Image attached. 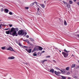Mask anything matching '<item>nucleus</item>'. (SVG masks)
<instances>
[{
  "label": "nucleus",
  "mask_w": 79,
  "mask_h": 79,
  "mask_svg": "<svg viewBox=\"0 0 79 79\" xmlns=\"http://www.w3.org/2000/svg\"><path fill=\"white\" fill-rule=\"evenodd\" d=\"M18 33L19 35H23L24 34V32H23V31L22 30H19Z\"/></svg>",
  "instance_id": "nucleus-1"
},
{
  "label": "nucleus",
  "mask_w": 79,
  "mask_h": 79,
  "mask_svg": "<svg viewBox=\"0 0 79 79\" xmlns=\"http://www.w3.org/2000/svg\"><path fill=\"white\" fill-rule=\"evenodd\" d=\"M7 50H10L12 51V52H15V50L13 49V48L11 47H9L7 49Z\"/></svg>",
  "instance_id": "nucleus-2"
},
{
  "label": "nucleus",
  "mask_w": 79,
  "mask_h": 79,
  "mask_svg": "<svg viewBox=\"0 0 79 79\" xmlns=\"http://www.w3.org/2000/svg\"><path fill=\"white\" fill-rule=\"evenodd\" d=\"M62 54L63 55L65 58H66V57L68 56V54L67 53H66L64 52H62Z\"/></svg>",
  "instance_id": "nucleus-3"
},
{
  "label": "nucleus",
  "mask_w": 79,
  "mask_h": 79,
  "mask_svg": "<svg viewBox=\"0 0 79 79\" xmlns=\"http://www.w3.org/2000/svg\"><path fill=\"white\" fill-rule=\"evenodd\" d=\"M55 73L56 75H57V76H60V74H61V73L60 72H56V71H55Z\"/></svg>",
  "instance_id": "nucleus-4"
},
{
  "label": "nucleus",
  "mask_w": 79,
  "mask_h": 79,
  "mask_svg": "<svg viewBox=\"0 0 79 79\" xmlns=\"http://www.w3.org/2000/svg\"><path fill=\"white\" fill-rule=\"evenodd\" d=\"M16 35V36H18V35H16V31H14L12 34L13 36H14Z\"/></svg>",
  "instance_id": "nucleus-5"
},
{
  "label": "nucleus",
  "mask_w": 79,
  "mask_h": 79,
  "mask_svg": "<svg viewBox=\"0 0 79 79\" xmlns=\"http://www.w3.org/2000/svg\"><path fill=\"white\" fill-rule=\"evenodd\" d=\"M56 69H58V70H60V71L61 73H62V74H64V73H66V72H65V71H64L63 72V71H62V70H60V69H59V68H56Z\"/></svg>",
  "instance_id": "nucleus-6"
},
{
  "label": "nucleus",
  "mask_w": 79,
  "mask_h": 79,
  "mask_svg": "<svg viewBox=\"0 0 79 79\" xmlns=\"http://www.w3.org/2000/svg\"><path fill=\"white\" fill-rule=\"evenodd\" d=\"M15 31V28L14 27L12 28L10 31V35H11V32H14Z\"/></svg>",
  "instance_id": "nucleus-7"
},
{
  "label": "nucleus",
  "mask_w": 79,
  "mask_h": 79,
  "mask_svg": "<svg viewBox=\"0 0 79 79\" xmlns=\"http://www.w3.org/2000/svg\"><path fill=\"white\" fill-rule=\"evenodd\" d=\"M8 60H13L15 59V57L12 56V57H9L8 58Z\"/></svg>",
  "instance_id": "nucleus-8"
},
{
  "label": "nucleus",
  "mask_w": 79,
  "mask_h": 79,
  "mask_svg": "<svg viewBox=\"0 0 79 79\" xmlns=\"http://www.w3.org/2000/svg\"><path fill=\"white\" fill-rule=\"evenodd\" d=\"M50 72H51V73H52L53 74V73H54V72L55 71L54 70V69H51L50 70Z\"/></svg>",
  "instance_id": "nucleus-9"
},
{
  "label": "nucleus",
  "mask_w": 79,
  "mask_h": 79,
  "mask_svg": "<svg viewBox=\"0 0 79 79\" xmlns=\"http://www.w3.org/2000/svg\"><path fill=\"white\" fill-rule=\"evenodd\" d=\"M10 32V30L8 31H6V34H9Z\"/></svg>",
  "instance_id": "nucleus-10"
},
{
  "label": "nucleus",
  "mask_w": 79,
  "mask_h": 79,
  "mask_svg": "<svg viewBox=\"0 0 79 79\" xmlns=\"http://www.w3.org/2000/svg\"><path fill=\"white\" fill-rule=\"evenodd\" d=\"M39 50H40V51H42V50H43V48H42L41 47H40L39 48Z\"/></svg>",
  "instance_id": "nucleus-11"
},
{
  "label": "nucleus",
  "mask_w": 79,
  "mask_h": 79,
  "mask_svg": "<svg viewBox=\"0 0 79 79\" xmlns=\"http://www.w3.org/2000/svg\"><path fill=\"white\" fill-rule=\"evenodd\" d=\"M62 79H66V77H64V76H61V77Z\"/></svg>",
  "instance_id": "nucleus-12"
},
{
  "label": "nucleus",
  "mask_w": 79,
  "mask_h": 79,
  "mask_svg": "<svg viewBox=\"0 0 79 79\" xmlns=\"http://www.w3.org/2000/svg\"><path fill=\"white\" fill-rule=\"evenodd\" d=\"M4 11H6V13H8V11H9V10H8V9H5Z\"/></svg>",
  "instance_id": "nucleus-13"
},
{
  "label": "nucleus",
  "mask_w": 79,
  "mask_h": 79,
  "mask_svg": "<svg viewBox=\"0 0 79 79\" xmlns=\"http://www.w3.org/2000/svg\"><path fill=\"white\" fill-rule=\"evenodd\" d=\"M23 41H24V42H27V43H29V40H23Z\"/></svg>",
  "instance_id": "nucleus-14"
},
{
  "label": "nucleus",
  "mask_w": 79,
  "mask_h": 79,
  "mask_svg": "<svg viewBox=\"0 0 79 79\" xmlns=\"http://www.w3.org/2000/svg\"><path fill=\"white\" fill-rule=\"evenodd\" d=\"M64 52H66V53H69V52H70V51H66V49H65L64 50Z\"/></svg>",
  "instance_id": "nucleus-15"
},
{
  "label": "nucleus",
  "mask_w": 79,
  "mask_h": 79,
  "mask_svg": "<svg viewBox=\"0 0 79 79\" xmlns=\"http://www.w3.org/2000/svg\"><path fill=\"white\" fill-rule=\"evenodd\" d=\"M35 3V4L37 5V2H33V3L31 4L30 5L31 6H33V5H34Z\"/></svg>",
  "instance_id": "nucleus-16"
},
{
  "label": "nucleus",
  "mask_w": 79,
  "mask_h": 79,
  "mask_svg": "<svg viewBox=\"0 0 79 79\" xmlns=\"http://www.w3.org/2000/svg\"><path fill=\"white\" fill-rule=\"evenodd\" d=\"M31 51H32V49H29L28 51V52L29 53H31Z\"/></svg>",
  "instance_id": "nucleus-17"
},
{
  "label": "nucleus",
  "mask_w": 79,
  "mask_h": 79,
  "mask_svg": "<svg viewBox=\"0 0 79 79\" xmlns=\"http://www.w3.org/2000/svg\"><path fill=\"white\" fill-rule=\"evenodd\" d=\"M45 61H47V60L45 59V60H42V63H44Z\"/></svg>",
  "instance_id": "nucleus-18"
},
{
  "label": "nucleus",
  "mask_w": 79,
  "mask_h": 79,
  "mask_svg": "<svg viewBox=\"0 0 79 79\" xmlns=\"http://www.w3.org/2000/svg\"><path fill=\"white\" fill-rule=\"evenodd\" d=\"M67 6L68 8H70V5H69V4H67Z\"/></svg>",
  "instance_id": "nucleus-19"
},
{
  "label": "nucleus",
  "mask_w": 79,
  "mask_h": 79,
  "mask_svg": "<svg viewBox=\"0 0 79 79\" xmlns=\"http://www.w3.org/2000/svg\"><path fill=\"white\" fill-rule=\"evenodd\" d=\"M75 66H76V64H73L72 65V68H74V67H75Z\"/></svg>",
  "instance_id": "nucleus-20"
},
{
  "label": "nucleus",
  "mask_w": 79,
  "mask_h": 79,
  "mask_svg": "<svg viewBox=\"0 0 79 79\" xmlns=\"http://www.w3.org/2000/svg\"><path fill=\"white\" fill-rule=\"evenodd\" d=\"M5 26V25H2V24H1L0 25V29H2V26Z\"/></svg>",
  "instance_id": "nucleus-21"
},
{
  "label": "nucleus",
  "mask_w": 79,
  "mask_h": 79,
  "mask_svg": "<svg viewBox=\"0 0 79 79\" xmlns=\"http://www.w3.org/2000/svg\"><path fill=\"white\" fill-rule=\"evenodd\" d=\"M64 25L66 26V25H67V23H66V21H64Z\"/></svg>",
  "instance_id": "nucleus-22"
},
{
  "label": "nucleus",
  "mask_w": 79,
  "mask_h": 79,
  "mask_svg": "<svg viewBox=\"0 0 79 79\" xmlns=\"http://www.w3.org/2000/svg\"><path fill=\"white\" fill-rule=\"evenodd\" d=\"M66 69L67 71H69V67H68L66 68Z\"/></svg>",
  "instance_id": "nucleus-23"
},
{
  "label": "nucleus",
  "mask_w": 79,
  "mask_h": 79,
  "mask_svg": "<svg viewBox=\"0 0 79 79\" xmlns=\"http://www.w3.org/2000/svg\"><path fill=\"white\" fill-rule=\"evenodd\" d=\"M33 56H37V54L35 53H33Z\"/></svg>",
  "instance_id": "nucleus-24"
},
{
  "label": "nucleus",
  "mask_w": 79,
  "mask_h": 79,
  "mask_svg": "<svg viewBox=\"0 0 79 79\" xmlns=\"http://www.w3.org/2000/svg\"><path fill=\"white\" fill-rule=\"evenodd\" d=\"M30 40H31L32 41H34V40L33 39L31 38H30Z\"/></svg>",
  "instance_id": "nucleus-25"
},
{
  "label": "nucleus",
  "mask_w": 79,
  "mask_h": 79,
  "mask_svg": "<svg viewBox=\"0 0 79 79\" xmlns=\"http://www.w3.org/2000/svg\"><path fill=\"white\" fill-rule=\"evenodd\" d=\"M36 15H40V13H39V12H37V13H36Z\"/></svg>",
  "instance_id": "nucleus-26"
},
{
  "label": "nucleus",
  "mask_w": 79,
  "mask_h": 79,
  "mask_svg": "<svg viewBox=\"0 0 79 79\" xmlns=\"http://www.w3.org/2000/svg\"><path fill=\"white\" fill-rule=\"evenodd\" d=\"M15 30H16L17 31H18V30H19V29L18 28H15Z\"/></svg>",
  "instance_id": "nucleus-27"
},
{
  "label": "nucleus",
  "mask_w": 79,
  "mask_h": 79,
  "mask_svg": "<svg viewBox=\"0 0 79 79\" xmlns=\"http://www.w3.org/2000/svg\"><path fill=\"white\" fill-rule=\"evenodd\" d=\"M69 2L70 4H72V3H73V2H72L71 1H69Z\"/></svg>",
  "instance_id": "nucleus-28"
},
{
  "label": "nucleus",
  "mask_w": 79,
  "mask_h": 79,
  "mask_svg": "<svg viewBox=\"0 0 79 79\" xmlns=\"http://www.w3.org/2000/svg\"><path fill=\"white\" fill-rule=\"evenodd\" d=\"M34 51H36L37 50V48H35L34 49H33Z\"/></svg>",
  "instance_id": "nucleus-29"
},
{
  "label": "nucleus",
  "mask_w": 79,
  "mask_h": 79,
  "mask_svg": "<svg viewBox=\"0 0 79 79\" xmlns=\"http://www.w3.org/2000/svg\"><path fill=\"white\" fill-rule=\"evenodd\" d=\"M2 50H5V47H2Z\"/></svg>",
  "instance_id": "nucleus-30"
},
{
  "label": "nucleus",
  "mask_w": 79,
  "mask_h": 79,
  "mask_svg": "<svg viewBox=\"0 0 79 79\" xmlns=\"http://www.w3.org/2000/svg\"><path fill=\"white\" fill-rule=\"evenodd\" d=\"M41 6L43 7V8H44V7L45 6L43 5V4H41Z\"/></svg>",
  "instance_id": "nucleus-31"
},
{
  "label": "nucleus",
  "mask_w": 79,
  "mask_h": 79,
  "mask_svg": "<svg viewBox=\"0 0 79 79\" xmlns=\"http://www.w3.org/2000/svg\"><path fill=\"white\" fill-rule=\"evenodd\" d=\"M9 15H12V12H10L9 13Z\"/></svg>",
  "instance_id": "nucleus-32"
},
{
  "label": "nucleus",
  "mask_w": 79,
  "mask_h": 79,
  "mask_svg": "<svg viewBox=\"0 0 79 79\" xmlns=\"http://www.w3.org/2000/svg\"><path fill=\"white\" fill-rule=\"evenodd\" d=\"M66 74L67 75H69V74H70V72H67V73H66Z\"/></svg>",
  "instance_id": "nucleus-33"
},
{
  "label": "nucleus",
  "mask_w": 79,
  "mask_h": 79,
  "mask_svg": "<svg viewBox=\"0 0 79 79\" xmlns=\"http://www.w3.org/2000/svg\"><path fill=\"white\" fill-rule=\"evenodd\" d=\"M37 10L38 12H39V11H40V9L39 8H38Z\"/></svg>",
  "instance_id": "nucleus-34"
},
{
  "label": "nucleus",
  "mask_w": 79,
  "mask_h": 79,
  "mask_svg": "<svg viewBox=\"0 0 79 79\" xmlns=\"http://www.w3.org/2000/svg\"><path fill=\"white\" fill-rule=\"evenodd\" d=\"M25 9H26V10H28V9H29V7H25Z\"/></svg>",
  "instance_id": "nucleus-35"
},
{
  "label": "nucleus",
  "mask_w": 79,
  "mask_h": 79,
  "mask_svg": "<svg viewBox=\"0 0 79 79\" xmlns=\"http://www.w3.org/2000/svg\"><path fill=\"white\" fill-rule=\"evenodd\" d=\"M4 10L3 9V8H2L1 11L2 12V11H3Z\"/></svg>",
  "instance_id": "nucleus-36"
},
{
  "label": "nucleus",
  "mask_w": 79,
  "mask_h": 79,
  "mask_svg": "<svg viewBox=\"0 0 79 79\" xmlns=\"http://www.w3.org/2000/svg\"><path fill=\"white\" fill-rule=\"evenodd\" d=\"M9 25L10 27H12V26H13V25H12V24H11H11H9Z\"/></svg>",
  "instance_id": "nucleus-37"
},
{
  "label": "nucleus",
  "mask_w": 79,
  "mask_h": 79,
  "mask_svg": "<svg viewBox=\"0 0 79 79\" xmlns=\"http://www.w3.org/2000/svg\"><path fill=\"white\" fill-rule=\"evenodd\" d=\"M63 3H64V4H67V2H64V1H63Z\"/></svg>",
  "instance_id": "nucleus-38"
},
{
  "label": "nucleus",
  "mask_w": 79,
  "mask_h": 79,
  "mask_svg": "<svg viewBox=\"0 0 79 79\" xmlns=\"http://www.w3.org/2000/svg\"><path fill=\"white\" fill-rule=\"evenodd\" d=\"M4 29L6 31H8V30L9 29H9V28H6V29Z\"/></svg>",
  "instance_id": "nucleus-39"
},
{
  "label": "nucleus",
  "mask_w": 79,
  "mask_h": 79,
  "mask_svg": "<svg viewBox=\"0 0 79 79\" xmlns=\"http://www.w3.org/2000/svg\"><path fill=\"white\" fill-rule=\"evenodd\" d=\"M23 47H24V48H27V47L25 46H23Z\"/></svg>",
  "instance_id": "nucleus-40"
},
{
  "label": "nucleus",
  "mask_w": 79,
  "mask_h": 79,
  "mask_svg": "<svg viewBox=\"0 0 79 79\" xmlns=\"http://www.w3.org/2000/svg\"><path fill=\"white\" fill-rule=\"evenodd\" d=\"M19 46H21V43H19Z\"/></svg>",
  "instance_id": "nucleus-41"
},
{
  "label": "nucleus",
  "mask_w": 79,
  "mask_h": 79,
  "mask_svg": "<svg viewBox=\"0 0 79 79\" xmlns=\"http://www.w3.org/2000/svg\"><path fill=\"white\" fill-rule=\"evenodd\" d=\"M41 53H45V51H42Z\"/></svg>",
  "instance_id": "nucleus-42"
},
{
  "label": "nucleus",
  "mask_w": 79,
  "mask_h": 79,
  "mask_svg": "<svg viewBox=\"0 0 79 79\" xmlns=\"http://www.w3.org/2000/svg\"><path fill=\"white\" fill-rule=\"evenodd\" d=\"M26 37L27 38H29V37L28 35H27Z\"/></svg>",
  "instance_id": "nucleus-43"
},
{
  "label": "nucleus",
  "mask_w": 79,
  "mask_h": 79,
  "mask_svg": "<svg viewBox=\"0 0 79 79\" xmlns=\"http://www.w3.org/2000/svg\"><path fill=\"white\" fill-rule=\"evenodd\" d=\"M77 69H79V66H78L77 67Z\"/></svg>",
  "instance_id": "nucleus-44"
},
{
  "label": "nucleus",
  "mask_w": 79,
  "mask_h": 79,
  "mask_svg": "<svg viewBox=\"0 0 79 79\" xmlns=\"http://www.w3.org/2000/svg\"><path fill=\"white\" fill-rule=\"evenodd\" d=\"M52 61H53V62H54V63H55V62H56V61H55V60H52Z\"/></svg>",
  "instance_id": "nucleus-45"
},
{
  "label": "nucleus",
  "mask_w": 79,
  "mask_h": 79,
  "mask_svg": "<svg viewBox=\"0 0 79 79\" xmlns=\"http://www.w3.org/2000/svg\"><path fill=\"white\" fill-rule=\"evenodd\" d=\"M50 56H47L46 57V58H50Z\"/></svg>",
  "instance_id": "nucleus-46"
},
{
  "label": "nucleus",
  "mask_w": 79,
  "mask_h": 79,
  "mask_svg": "<svg viewBox=\"0 0 79 79\" xmlns=\"http://www.w3.org/2000/svg\"><path fill=\"white\" fill-rule=\"evenodd\" d=\"M78 35H79L77 34V35H76L77 37H78Z\"/></svg>",
  "instance_id": "nucleus-47"
},
{
  "label": "nucleus",
  "mask_w": 79,
  "mask_h": 79,
  "mask_svg": "<svg viewBox=\"0 0 79 79\" xmlns=\"http://www.w3.org/2000/svg\"><path fill=\"white\" fill-rule=\"evenodd\" d=\"M26 51H27V52H28V49H26Z\"/></svg>",
  "instance_id": "nucleus-48"
},
{
  "label": "nucleus",
  "mask_w": 79,
  "mask_h": 79,
  "mask_svg": "<svg viewBox=\"0 0 79 79\" xmlns=\"http://www.w3.org/2000/svg\"><path fill=\"white\" fill-rule=\"evenodd\" d=\"M26 34H27V32H26L25 33V35H26Z\"/></svg>",
  "instance_id": "nucleus-49"
},
{
  "label": "nucleus",
  "mask_w": 79,
  "mask_h": 79,
  "mask_svg": "<svg viewBox=\"0 0 79 79\" xmlns=\"http://www.w3.org/2000/svg\"><path fill=\"white\" fill-rule=\"evenodd\" d=\"M34 50H33V51H32V53H33V52H34Z\"/></svg>",
  "instance_id": "nucleus-50"
},
{
  "label": "nucleus",
  "mask_w": 79,
  "mask_h": 79,
  "mask_svg": "<svg viewBox=\"0 0 79 79\" xmlns=\"http://www.w3.org/2000/svg\"><path fill=\"white\" fill-rule=\"evenodd\" d=\"M74 2H76V0H73Z\"/></svg>",
  "instance_id": "nucleus-51"
},
{
  "label": "nucleus",
  "mask_w": 79,
  "mask_h": 79,
  "mask_svg": "<svg viewBox=\"0 0 79 79\" xmlns=\"http://www.w3.org/2000/svg\"><path fill=\"white\" fill-rule=\"evenodd\" d=\"M68 79H71V78H70V77H68Z\"/></svg>",
  "instance_id": "nucleus-52"
},
{
  "label": "nucleus",
  "mask_w": 79,
  "mask_h": 79,
  "mask_svg": "<svg viewBox=\"0 0 79 79\" xmlns=\"http://www.w3.org/2000/svg\"><path fill=\"white\" fill-rule=\"evenodd\" d=\"M72 56H74V55L73 54H72Z\"/></svg>",
  "instance_id": "nucleus-53"
},
{
  "label": "nucleus",
  "mask_w": 79,
  "mask_h": 79,
  "mask_svg": "<svg viewBox=\"0 0 79 79\" xmlns=\"http://www.w3.org/2000/svg\"><path fill=\"white\" fill-rule=\"evenodd\" d=\"M78 37L79 38V35H78Z\"/></svg>",
  "instance_id": "nucleus-54"
},
{
  "label": "nucleus",
  "mask_w": 79,
  "mask_h": 79,
  "mask_svg": "<svg viewBox=\"0 0 79 79\" xmlns=\"http://www.w3.org/2000/svg\"><path fill=\"white\" fill-rule=\"evenodd\" d=\"M60 52H61V51L59 50Z\"/></svg>",
  "instance_id": "nucleus-55"
},
{
  "label": "nucleus",
  "mask_w": 79,
  "mask_h": 79,
  "mask_svg": "<svg viewBox=\"0 0 79 79\" xmlns=\"http://www.w3.org/2000/svg\"><path fill=\"white\" fill-rule=\"evenodd\" d=\"M37 53H38V54H39V52H38Z\"/></svg>",
  "instance_id": "nucleus-56"
},
{
  "label": "nucleus",
  "mask_w": 79,
  "mask_h": 79,
  "mask_svg": "<svg viewBox=\"0 0 79 79\" xmlns=\"http://www.w3.org/2000/svg\"><path fill=\"white\" fill-rule=\"evenodd\" d=\"M0 21H1V20H0Z\"/></svg>",
  "instance_id": "nucleus-57"
}]
</instances>
